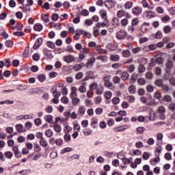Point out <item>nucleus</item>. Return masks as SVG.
Here are the masks:
<instances>
[{
	"label": "nucleus",
	"instance_id": "1",
	"mask_svg": "<svg viewBox=\"0 0 175 175\" xmlns=\"http://www.w3.org/2000/svg\"><path fill=\"white\" fill-rule=\"evenodd\" d=\"M157 113L159 114V119L162 120L163 121L165 120L166 116H165V113H166V109L163 106L159 107L157 109Z\"/></svg>",
	"mask_w": 175,
	"mask_h": 175
},
{
	"label": "nucleus",
	"instance_id": "2",
	"mask_svg": "<svg viewBox=\"0 0 175 175\" xmlns=\"http://www.w3.org/2000/svg\"><path fill=\"white\" fill-rule=\"evenodd\" d=\"M131 12L134 16H140L143 13V8L140 6H135L132 9Z\"/></svg>",
	"mask_w": 175,
	"mask_h": 175
},
{
	"label": "nucleus",
	"instance_id": "3",
	"mask_svg": "<svg viewBox=\"0 0 175 175\" xmlns=\"http://www.w3.org/2000/svg\"><path fill=\"white\" fill-rule=\"evenodd\" d=\"M143 49L144 51H151L153 50H157V44H150L149 45L144 46Z\"/></svg>",
	"mask_w": 175,
	"mask_h": 175
},
{
	"label": "nucleus",
	"instance_id": "4",
	"mask_svg": "<svg viewBox=\"0 0 175 175\" xmlns=\"http://www.w3.org/2000/svg\"><path fill=\"white\" fill-rule=\"evenodd\" d=\"M63 59L64 62H66L67 64H70V62H73L75 61V56L72 55H68L66 56H64Z\"/></svg>",
	"mask_w": 175,
	"mask_h": 175
},
{
	"label": "nucleus",
	"instance_id": "5",
	"mask_svg": "<svg viewBox=\"0 0 175 175\" xmlns=\"http://www.w3.org/2000/svg\"><path fill=\"white\" fill-rule=\"evenodd\" d=\"M174 64H173V62H172V60H168L166 63H165V71L167 73H170V69H172V68H173Z\"/></svg>",
	"mask_w": 175,
	"mask_h": 175
},
{
	"label": "nucleus",
	"instance_id": "6",
	"mask_svg": "<svg viewBox=\"0 0 175 175\" xmlns=\"http://www.w3.org/2000/svg\"><path fill=\"white\" fill-rule=\"evenodd\" d=\"M42 43H43V40L42 39V38H38L36 40V41L35 42V44L33 46L34 50H38V49H39V47H40V46H42Z\"/></svg>",
	"mask_w": 175,
	"mask_h": 175
},
{
	"label": "nucleus",
	"instance_id": "7",
	"mask_svg": "<svg viewBox=\"0 0 175 175\" xmlns=\"http://www.w3.org/2000/svg\"><path fill=\"white\" fill-rule=\"evenodd\" d=\"M99 13L101 18H103L105 23H109V21L107 20V12L105 10H100Z\"/></svg>",
	"mask_w": 175,
	"mask_h": 175
},
{
	"label": "nucleus",
	"instance_id": "8",
	"mask_svg": "<svg viewBox=\"0 0 175 175\" xmlns=\"http://www.w3.org/2000/svg\"><path fill=\"white\" fill-rule=\"evenodd\" d=\"M118 46V44L114 42H110L107 45V48L108 49V50H111V51H116Z\"/></svg>",
	"mask_w": 175,
	"mask_h": 175
},
{
	"label": "nucleus",
	"instance_id": "9",
	"mask_svg": "<svg viewBox=\"0 0 175 175\" xmlns=\"http://www.w3.org/2000/svg\"><path fill=\"white\" fill-rule=\"evenodd\" d=\"M85 110H86L85 107L81 105L79 106L78 109L77 116H79V117H83V116L85 114Z\"/></svg>",
	"mask_w": 175,
	"mask_h": 175
},
{
	"label": "nucleus",
	"instance_id": "10",
	"mask_svg": "<svg viewBox=\"0 0 175 175\" xmlns=\"http://www.w3.org/2000/svg\"><path fill=\"white\" fill-rule=\"evenodd\" d=\"M0 36H2L3 39H8L9 38V34L6 33V29L5 28H0Z\"/></svg>",
	"mask_w": 175,
	"mask_h": 175
},
{
	"label": "nucleus",
	"instance_id": "11",
	"mask_svg": "<svg viewBox=\"0 0 175 175\" xmlns=\"http://www.w3.org/2000/svg\"><path fill=\"white\" fill-rule=\"evenodd\" d=\"M144 17H149V18H153L155 17V12H152V11H146L143 14Z\"/></svg>",
	"mask_w": 175,
	"mask_h": 175
},
{
	"label": "nucleus",
	"instance_id": "12",
	"mask_svg": "<svg viewBox=\"0 0 175 175\" xmlns=\"http://www.w3.org/2000/svg\"><path fill=\"white\" fill-rule=\"evenodd\" d=\"M120 79L123 81H126V80H129V73H128V72L126 71L121 72Z\"/></svg>",
	"mask_w": 175,
	"mask_h": 175
},
{
	"label": "nucleus",
	"instance_id": "13",
	"mask_svg": "<svg viewBox=\"0 0 175 175\" xmlns=\"http://www.w3.org/2000/svg\"><path fill=\"white\" fill-rule=\"evenodd\" d=\"M90 125L94 129L98 128V119L95 118H92Z\"/></svg>",
	"mask_w": 175,
	"mask_h": 175
},
{
	"label": "nucleus",
	"instance_id": "14",
	"mask_svg": "<svg viewBox=\"0 0 175 175\" xmlns=\"http://www.w3.org/2000/svg\"><path fill=\"white\" fill-rule=\"evenodd\" d=\"M125 35H126L125 31H120L117 33L116 37H117L118 39L121 40L122 39H124Z\"/></svg>",
	"mask_w": 175,
	"mask_h": 175
},
{
	"label": "nucleus",
	"instance_id": "15",
	"mask_svg": "<svg viewBox=\"0 0 175 175\" xmlns=\"http://www.w3.org/2000/svg\"><path fill=\"white\" fill-rule=\"evenodd\" d=\"M43 53L44 55H46L48 58H53V54H51V51L47 49V48L44 49Z\"/></svg>",
	"mask_w": 175,
	"mask_h": 175
},
{
	"label": "nucleus",
	"instance_id": "16",
	"mask_svg": "<svg viewBox=\"0 0 175 175\" xmlns=\"http://www.w3.org/2000/svg\"><path fill=\"white\" fill-rule=\"evenodd\" d=\"M95 57H92L89 59L85 64V68H90V65H93L95 64Z\"/></svg>",
	"mask_w": 175,
	"mask_h": 175
},
{
	"label": "nucleus",
	"instance_id": "17",
	"mask_svg": "<svg viewBox=\"0 0 175 175\" xmlns=\"http://www.w3.org/2000/svg\"><path fill=\"white\" fill-rule=\"evenodd\" d=\"M13 151L14 153V155L16 158H21V154H20V152H18V148L17 146H14L13 147Z\"/></svg>",
	"mask_w": 175,
	"mask_h": 175
},
{
	"label": "nucleus",
	"instance_id": "18",
	"mask_svg": "<svg viewBox=\"0 0 175 175\" xmlns=\"http://www.w3.org/2000/svg\"><path fill=\"white\" fill-rule=\"evenodd\" d=\"M40 144L44 148H46V147H47L49 146V143L46 140V138H43L42 139H40Z\"/></svg>",
	"mask_w": 175,
	"mask_h": 175
},
{
	"label": "nucleus",
	"instance_id": "19",
	"mask_svg": "<svg viewBox=\"0 0 175 175\" xmlns=\"http://www.w3.org/2000/svg\"><path fill=\"white\" fill-rule=\"evenodd\" d=\"M45 121H46V122H49V124H53V116L51 115H46L44 117Z\"/></svg>",
	"mask_w": 175,
	"mask_h": 175
},
{
	"label": "nucleus",
	"instance_id": "20",
	"mask_svg": "<svg viewBox=\"0 0 175 175\" xmlns=\"http://www.w3.org/2000/svg\"><path fill=\"white\" fill-rule=\"evenodd\" d=\"M155 118H157V113L154 112V109L150 110V116L149 117V120L150 121H155Z\"/></svg>",
	"mask_w": 175,
	"mask_h": 175
},
{
	"label": "nucleus",
	"instance_id": "21",
	"mask_svg": "<svg viewBox=\"0 0 175 175\" xmlns=\"http://www.w3.org/2000/svg\"><path fill=\"white\" fill-rule=\"evenodd\" d=\"M133 8V2L132 1H126L124 4V9L129 10Z\"/></svg>",
	"mask_w": 175,
	"mask_h": 175
},
{
	"label": "nucleus",
	"instance_id": "22",
	"mask_svg": "<svg viewBox=\"0 0 175 175\" xmlns=\"http://www.w3.org/2000/svg\"><path fill=\"white\" fill-rule=\"evenodd\" d=\"M160 161H161V159L159 158V156H157L156 158L150 161V164H152L153 166H155V165H157V163L160 162Z\"/></svg>",
	"mask_w": 175,
	"mask_h": 175
},
{
	"label": "nucleus",
	"instance_id": "23",
	"mask_svg": "<svg viewBox=\"0 0 175 175\" xmlns=\"http://www.w3.org/2000/svg\"><path fill=\"white\" fill-rule=\"evenodd\" d=\"M110 59L113 62H117V61H120V55H111Z\"/></svg>",
	"mask_w": 175,
	"mask_h": 175
},
{
	"label": "nucleus",
	"instance_id": "24",
	"mask_svg": "<svg viewBox=\"0 0 175 175\" xmlns=\"http://www.w3.org/2000/svg\"><path fill=\"white\" fill-rule=\"evenodd\" d=\"M16 131L20 133L24 132V126H23V124H16Z\"/></svg>",
	"mask_w": 175,
	"mask_h": 175
},
{
	"label": "nucleus",
	"instance_id": "25",
	"mask_svg": "<svg viewBox=\"0 0 175 175\" xmlns=\"http://www.w3.org/2000/svg\"><path fill=\"white\" fill-rule=\"evenodd\" d=\"M53 129L57 133H61V131H62V127L59 124H55L53 126Z\"/></svg>",
	"mask_w": 175,
	"mask_h": 175
},
{
	"label": "nucleus",
	"instance_id": "26",
	"mask_svg": "<svg viewBox=\"0 0 175 175\" xmlns=\"http://www.w3.org/2000/svg\"><path fill=\"white\" fill-rule=\"evenodd\" d=\"M41 18L44 23H49V21H50V16L47 14H42Z\"/></svg>",
	"mask_w": 175,
	"mask_h": 175
},
{
	"label": "nucleus",
	"instance_id": "27",
	"mask_svg": "<svg viewBox=\"0 0 175 175\" xmlns=\"http://www.w3.org/2000/svg\"><path fill=\"white\" fill-rule=\"evenodd\" d=\"M33 29H34V31L40 32V31H42V29H43V26L40 24H36L34 25Z\"/></svg>",
	"mask_w": 175,
	"mask_h": 175
},
{
	"label": "nucleus",
	"instance_id": "28",
	"mask_svg": "<svg viewBox=\"0 0 175 175\" xmlns=\"http://www.w3.org/2000/svg\"><path fill=\"white\" fill-rule=\"evenodd\" d=\"M85 136H90L92 135V130L90 128H87L83 131Z\"/></svg>",
	"mask_w": 175,
	"mask_h": 175
},
{
	"label": "nucleus",
	"instance_id": "29",
	"mask_svg": "<svg viewBox=\"0 0 175 175\" xmlns=\"http://www.w3.org/2000/svg\"><path fill=\"white\" fill-rule=\"evenodd\" d=\"M126 126H120L119 127H116L113 129L114 132H122V131H125Z\"/></svg>",
	"mask_w": 175,
	"mask_h": 175
},
{
	"label": "nucleus",
	"instance_id": "30",
	"mask_svg": "<svg viewBox=\"0 0 175 175\" xmlns=\"http://www.w3.org/2000/svg\"><path fill=\"white\" fill-rule=\"evenodd\" d=\"M161 88V91H163V92H169V91L170 90V88H169V86L165 84H163Z\"/></svg>",
	"mask_w": 175,
	"mask_h": 175
},
{
	"label": "nucleus",
	"instance_id": "31",
	"mask_svg": "<svg viewBox=\"0 0 175 175\" xmlns=\"http://www.w3.org/2000/svg\"><path fill=\"white\" fill-rule=\"evenodd\" d=\"M112 81L114 84H120L121 83V78L118 76L113 77Z\"/></svg>",
	"mask_w": 175,
	"mask_h": 175
},
{
	"label": "nucleus",
	"instance_id": "32",
	"mask_svg": "<svg viewBox=\"0 0 175 175\" xmlns=\"http://www.w3.org/2000/svg\"><path fill=\"white\" fill-rule=\"evenodd\" d=\"M79 91L81 92V94H84L87 91V88H85V85L82 84L79 88Z\"/></svg>",
	"mask_w": 175,
	"mask_h": 175
},
{
	"label": "nucleus",
	"instance_id": "33",
	"mask_svg": "<svg viewBox=\"0 0 175 175\" xmlns=\"http://www.w3.org/2000/svg\"><path fill=\"white\" fill-rule=\"evenodd\" d=\"M4 155L5 158H8V159H12V158H13V152L10 151H7L4 152Z\"/></svg>",
	"mask_w": 175,
	"mask_h": 175
},
{
	"label": "nucleus",
	"instance_id": "34",
	"mask_svg": "<svg viewBox=\"0 0 175 175\" xmlns=\"http://www.w3.org/2000/svg\"><path fill=\"white\" fill-rule=\"evenodd\" d=\"M124 16H125V11H124V10H120L118 11L117 17L118 18H121L122 17H124Z\"/></svg>",
	"mask_w": 175,
	"mask_h": 175
},
{
	"label": "nucleus",
	"instance_id": "35",
	"mask_svg": "<svg viewBox=\"0 0 175 175\" xmlns=\"http://www.w3.org/2000/svg\"><path fill=\"white\" fill-rule=\"evenodd\" d=\"M33 146L35 152H40L42 151V148L38 144L35 143Z\"/></svg>",
	"mask_w": 175,
	"mask_h": 175
},
{
	"label": "nucleus",
	"instance_id": "36",
	"mask_svg": "<svg viewBox=\"0 0 175 175\" xmlns=\"http://www.w3.org/2000/svg\"><path fill=\"white\" fill-rule=\"evenodd\" d=\"M53 135H54V133L51 129H48L45 131V136H46V137H52Z\"/></svg>",
	"mask_w": 175,
	"mask_h": 175
},
{
	"label": "nucleus",
	"instance_id": "37",
	"mask_svg": "<svg viewBox=\"0 0 175 175\" xmlns=\"http://www.w3.org/2000/svg\"><path fill=\"white\" fill-rule=\"evenodd\" d=\"M84 74L83 73V72H79L75 75V79L76 80H81Z\"/></svg>",
	"mask_w": 175,
	"mask_h": 175
},
{
	"label": "nucleus",
	"instance_id": "38",
	"mask_svg": "<svg viewBox=\"0 0 175 175\" xmlns=\"http://www.w3.org/2000/svg\"><path fill=\"white\" fill-rule=\"evenodd\" d=\"M136 131L139 135H143L146 129L143 126H139L136 129Z\"/></svg>",
	"mask_w": 175,
	"mask_h": 175
},
{
	"label": "nucleus",
	"instance_id": "39",
	"mask_svg": "<svg viewBox=\"0 0 175 175\" xmlns=\"http://www.w3.org/2000/svg\"><path fill=\"white\" fill-rule=\"evenodd\" d=\"M97 59H99L101 62H107V57L105 55L98 56Z\"/></svg>",
	"mask_w": 175,
	"mask_h": 175
},
{
	"label": "nucleus",
	"instance_id": "40",
	"mask_svg": "<svg viewBox=\"0 0 175 175\" xmlns=\"http://www.w3.org/2000/svg\"><path fill=\"white\" fill-rule=\"evenodd\" d=\"M64 139L66 143H69V142H70L72 139V136H70V135H69L68 133H66V135L64 137Z\"/></svg>",
	"mask_w": 175,
	"mask_h": 175
},
{
	"label": "nucleus",
	"instance_id": "41",
	"mask_svg": "<svg viewBox=\"0 0 175 175\" xmlns=\"http://www.w3.org/2000/svg\"><path fill=\"white\" fill-rule=\"evenodd\" d=\"M154 83H155V85H157V87H162L163 84V81L161 79H157Z\"/></svg>",
	"mask_w": 175,
	"mask_h": 175
},
{
	"label": "nucleus",
	"instance_id": "42",
	"mask_svg": "<svg viewBox=\"0 0 175 175\" xmlns=\"http://www.w3.org/2000/svg\"><path fill=\"white\" fill-rule=\"evenodd\" d=\"M112 24L113 27H118L120 25V22L118 21V18H113L112 20Z\"/></svg>",
	"mask_w": 175,
	"mask_h": 175
},
{
	"label": "nucleus",
	"instance_id": "43",
	"mask_svg": "<svg viewBox=\"0 0 175 175\" xmlns=\"http://www.w3.org/2000/svg\"><path fill=\"white\" fill-rule=\"evenodd\" d=\"M98 88V83H93L90 85V90L91 91H94L95 90H97Z\"/></svg>",
	"mask_w": 175,
	"mask_h": 175
},
{
	"label": "nucleus",
	"instance_id": "44",
	"mask_svg": "<svg viewBox=\"0 0 175 175\" xmlns=\"http://www.w3.org/2000/svg\"><path fill=\"white\" fill-rule=\"evenodd\" d=\"M129 23L127 18H123L121 20L120 24L122 27H126V25Z\"/></svg>",
	"mask_w": 175,
	"mask_h": 175
},
{
	"label": "nucleus",
	"instance_id": "45",
	"mask_svg": "<svg viewBox=\"0 0 175 175\" xmlns=\"http://www.w3.org/2000/svg\"><path fill=\"white\" fill-rule=\"evenodd\" d=\"M72 68H73L74 70H75V72H79V70L82 69V66L79 64H77L74 65Z\"/></svg>",
	"mask_w": 175,
	"mask_h": 175
},
{
	"label": "nucleus",
	"instance_id": "46",
	"mask_svg": "<svg viewBox=\"0 0 175 175\" xmlns=\"http://www.w3.org/2000/svg\"><path fill=\"white\" fill-rule=\"evenodd\" d=\"M46 46L49 47L50 49H55V43L51 42V41H48L46 42Z\"/></svg>",
	"mask_w": 175,
	"mask_h": 175
},
{
	"label": "nucleus",
	"instance_id": "47",
	"mask_svg": "<svg viewBox=\"0 0 175 175\" xmlns=\"http://www.w3.org/2000/svg\"><path fill=\"white\" fill-rule=\"evenodd\" d=\"M104 85L107 88H111V87H113V83H111V81H107L104 82Z\"/></svg>",
	"mask_w": 175,
	"mask_h": 175
},
{
	"label": "nucleus",
	"instance_id": "48",
	"mask_svg": "<svg viewBox=\"0 0 175 175\" xmlns=\"http://www.w3.org/2000/svg\"><path fill=\"white\" fill-rule=\"evenodd\" d=\"M103 80L104 82L110 81V80H111V75H105L103 77Z\"/></svg>",
	"mask_w": 175,
	"mask_h": 175
},
{
	"label": "nucleus",
	"instance_id": "49",
	"mask_svg": "<svg viewBox=\"0 0 175 175\" xmlns=\"http://www.w3.org/2000/svg\"><path fill=\"white\" fill-rule=\"evenodd\" d=\"M87 77H89V79H95V76L94 75V72L92 71H88L86 72Z\"/></svg>",
	"mask_w": 175,
	"mask_h": 175
},
{
	"label": "nucleus",
	"instance_id": "50",
	"mask_svg": "<svg viewBox=\"0 0 175 175\" xmlns=\"http://www.w3.org/2000/svg\"><path fill=\"white\" fill-rule=\"evenodd\" d=\"M112 94L111 92H106L105 93V99H107V100H109V99H111V96H112Z\"/></svg>",
	"mask_w": 175,
	"mask_h": 175
},
{
	"label": "nucleus",
	"instance_id": "51",
	"mask_svg": "<svg viewBox=\"0 0 175 175\" xmlns=\"http://www.w3.org/2000/svg\"><path fill=\"white\" fill-rule=\"evenodd\" d=\"M129 92L130 94H135L136 92V87L135 85H131L129 88Z\"/></svg>",
	"mask_w": 175,
	"mask_h": 175
},
{
	"label": "nucleus",
	"instance_id": "52",
	"mask_svg": "<svg viewBox=\"0 0 175 175\" xmlns=\"http://www.w3.org/2000/svg\"><path fill=\"white\" fill-rule=\"evenodd\" d=\"M143 158L145 161H148V159H150V152H144L143 154Z\"/></svg>",
	"mask_w": 175,
	"mask_h": 175
},
{
	"label": "nucleus",
	"instance_id": "53",
	"mask_svg": "<svg viewBox=\"0 0 175 175\" xmlns=\"http://www.w3.org/2000/svg\"><path fill=\"white\" fill-rule=\"evenodd\" d=\"M100 102H102V96H98L94 98V103H96V105H99Z\"/></svg>",
	"mask_w": 175,
	"mask_h": 175
},
{
	"label": "nucleus",
	"instance_id": "54",
	"mask_svg": "<svg viewBox=\"0 0 175 175\" xmlns=\"http://www.w3.org/2000/svg\"><path fill=\"white\" fill-rule=\"evenodd\" d=\"M31 5H25V6H24L23 8V12H25V13H27V12H31V7H30Z\"/></svg>",
	"mask_w": 175,
	"mask_h": 175
},
{
	"label": "nucleus",
	"instance_id": "55",
	"mask_svg": "<svg viewBox=\"0 0 175 175\" xmlns=\"http://www.w3.org/2000/svg\"><path fill=\"white\" fill-rule=\"evenodd\" d=\"M172 31V27L170 26H165L163 28L164 33H170V32Z\"/></svg>",
	"mask_w": 175,
	"mask_h": 175
},
{
	"label": "nucleus",
	"instance_id": "56",
	"mask_svg": "<svg viewBox=\"0 0 175 175\" xmlns=\"http://www.w3.org/2000/svg\"><path fill=\"white\" fill-rule=\"evenodd\" d=\"M38 80H40V83H44V81H46V75H38Z\"/></svg>",
	"mask_w": 175,
	"mask_h": 175
},
{
	"label": "nucleus",
	"instance_id": "57",
	"mask_svg": "<svg viewBox=\"0 0 175 175\" xmlns=\"http://www.w3.org/2000/svg\"><path fill=\"white\" fill-rule=\"evenodd\" d=\"M122 161L123 162V163L124 165H129V163H131V160H129V159L126 158L125 157H123L122 158Z\"/></svg>",
	"mask_w": 175,
	"mask_h": 175
},
{
	"label": "nucleus",
	"instance_id": "58",
	"mask_svg": "<svg viewBox=\"0 0 175 175\" xmlns=\"http://www.w3.org/2000/svg\"><path fill=\"white\" fill-rule=\"evenodd\" d=\"M131 24L133 27H136L139 24V18H135L132 20Z\"/></svg>",
	"mask_w": 175,
	"mask_h": 175
},
{
	"label": "nucleus",
	"instance_id": "59",
	"mask_svg": "<svg viewBox=\"0 0 175 175\" xmlns=\"http://www.w3.org/2000/svg\"><path fill=\"white\" fill-rule=\"evenodd\" d=\"M55 144H57V146H62V144H64V140L61 138H58L55 140Z\"/></svg>",
	"mask_w": 175,
	"mask_h": 175
},
{
	"label": "nucleus",
	"instance_id": "60",
	"mask_svg": "<svg viewBox=\"0 0 175 175\" xmlns=\"http://www.w3.org/2000/svg\"><path fill=\"white\" fill-rule=\"evenodd\" d=\"M34 124H35V125H36V126H39L40 125H42V119H40V118L35 119Z\"/></svg>",
	"mask_w": 175,
	"mask_h": 175
},
{
	"label": "nucleus",
	"instance_id": "61",
	"mask_svg": "<svg viewBox=\"0 0 175 175\" xmlns=\"http://www.w3.org/2000/svg\"><path fill=\"white\" fill-rule=\"evenodd\" d=\"M127 70L129 73H133V72H135V66L134 65H130L127 68Z\"/></svg>",
	"mask_w": 175,
	"mask_h": 175
},
{
	"label": "nucleus",
	"instance_id": "62",
	"mask_svg": "<svg viewBox=\"0 0 175 175\" xmlns=\"http://www.w3.org/2000/svg\"><path fill=\"white\" fill-rule=\"evenodd\" d=\"M29 173H31V170H23L22 171L18 172V174H29Z\"/></svg>",
	"mask_w": 175,
	"mask_h": 175
},
{
	"label": "nucleus",
	"instance_id": "63",
	"mask_svg": "<svg viewBox=\"0 0 175 175\" xmlns=\"http://www.w3.org/2000/svg\"><path fill=\"white\" fill-rule=\"evenodd\" d=\"M112 103L113 105H118V103H120V98L118 97H114L113 99H112Z\"/></svg>",
	"mask_w": 175,
	"mask_h": 175
},
{
	"label": "nucleus",
	"instance_id": "64",
	"mask_svg": "<svg viewBox=\"0 0 175 175\" xmlns=\"http://www.w3.org/2000/svg\"><path fill=\"white\" fill-rule=\"evenodd\" d=\"M72 100L74 106H77V105H79L80 102L79 98H73Z\"/></svg>",
	"mask_w": 175,
	"mask_h": 175
}]
</instances>
